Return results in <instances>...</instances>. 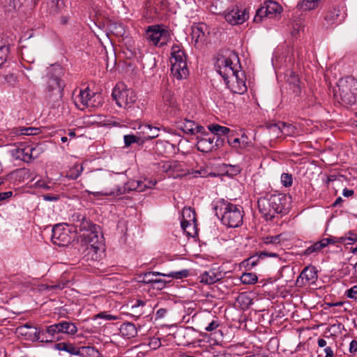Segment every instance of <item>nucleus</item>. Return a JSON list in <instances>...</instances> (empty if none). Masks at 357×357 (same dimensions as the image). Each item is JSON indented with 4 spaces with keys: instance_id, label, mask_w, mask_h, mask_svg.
Here are the masks:
<instances>
[{
    "instance_id": "4be33fe9",
    "label": "nucleus",
    "mask_w": 357,
    "mask_h": 357,
    "mask_svg": "<svg viewBox=\"0 0 357 357\" xmlns=\"http://www.w3.org/2000/svg\"><path fill=\"white\" fill-rule=\"evenodd\" d=\"M55 349L59 351H65L74 355H84V351H87L89 347H76L70 343L60 342L55 344Z\"/></svg>"
},
{
    "instance_id": "72a5a7b5",
    "label": "nucleus",
    "mask_w": 357,
    "mask_h": 357,
    "mask_svg": "<svg viewBox=\"0 0 357 357\" xmlns=\"http://www.w3.org/2000/svg\"><path fill=\"white\" fill-rule=\"evenodd\" d=\"M210 132L218 136L227 135L229 132L230 129L227 127L222 126L218 124H211L208 126Z\"/></svg>"
},
{
    "instance_id": "2f4dec72",
    "label": "nucleus",
    "mask_w": 357,
    "mask_h": 357,
    "mask_svg": "<svg viewBox=\"0 0 357 357\" xmlns=\"http://www.w3.org/2000/svg\"><path fill=\"white\" fill-rule=\"evenodd\" d=\"M200 282L211 284L219 280L218 275L213 271H206L200 275Z\"/></svg>"
},
{
    "instance_id": "338daca9",
    "label": "nucleus",
    "mask_w": 357,
    "mask_h": 357,
    "mask_svg": "<svg viewBox=\"0 0 357 357\" xmlns=\"http://www.w3.org/2000/svg\"><path fill=\"white\" fill-rule=\"evenodd\" d=\"M13 195L12 191H7L3 192H0V201L5 200L8 198L11 197Z\"/></svg>"
},
{
    "instance_id": "6ab92c4d",
    "label": "nucleus",
    "mask_w": 357,
    "mask_h": 357,
    "mask_svg": "<svg viewBox=\"0 0 357 357\" xmlns=\"http://www.w3.org/2000/svg\"><path fill=\"white\" fill-rule=\"evenodd\" d=\"M197 137V147L199 151L208 153L213 148L214 137L210 136L205 130L204 134Z\"/></svg>"
},
{
    "instance_id": "412c9836",
    "label": "nucleus",
    "mask_w": 357,
    "mask_h": 357,
    "mask_svg": "<svg viewBox=\"0 0 357 357\" xmlns=\"http://www.w3.org/2000/svg\"><path fill=\"white\" fill-rule=\"evenodd\" d=\"M162 93V104L164 109H167L169 107H174L175 105V99L174 93L169 87V84L166 82L162 84L161 88Z\"/></svg>"
},
{
    "instance_id": "ea45409f",
    "label": "nucleus",
    "mask_w": 357,
    "mask_h": 357,
    "mask_svg": "<svg viewBox=\"0 0 357 357\" xmlns=\"http://www.w3.org/2000/svg\"><path fill=\"white\" fill-rule=\"evenodd\" d=\"M241 282L244 284H255L258 278L255 273H244L240 278Z\"/></svg>"
},
{
    "instance_id": "13d9d810",
    "label": "nucleus",
    "mask_w": 357,
    "mask_h": 357,
    "mask_svg": "<svg viewBox=\"0 0 357 357\" xmlns=\"http://www.w3.org/2000/svg\"><path fill=\"white\" fill-rule=\"evenodd\" d=\"M37 128L29 127V128H22L19 130V134L22 135H35L36 132L33 131L37 130Z\"/></svg>"
},
{
    "instance_id": "f3484780",
    "label": "nucleus",
    "mask_w": 357,
    "mask_h": 357,
    "mask_svg": "<svg viewBox=\"0 0 357 357\" xmlns=\"http://www.w3.org/2000/svg\"><path fill=\"white\" fill-rule=\"evenodd\" d=\"M318 278L317 271L314 266H307L301 273L296 280V283L300 285H310L314 284Z\"/></svg>"
},
{
    "instance_id": "a19ab883",
    "label": "nucleus",
    "mask_w": 357,
    "mask_h": 357,
    "mask_svg": "<svg viewBox=\"0 0 357 357\" xmlns=\"http://www.w3.org/2000/svg\"><path fill=\"white\" fill-rule=\"evenodd\" d=\"M324 248H325L324 245L323 244L322 240H321L305 249L303 252V255L307 256L314 252H319Z\"/></svg>"
},
{
    "instance_id": "e433bc0d",
    "label": "nucleus",
    "mask_w": 357,
    "mask_h": 357,
    "mask_svg": "<svg viewBox=\"0 0 357 357\" xmlns=\"http://www.w3.org/2000/svg\"><path fill=\"white\" fill-rule=\"evenodd\" d=\"M204 25L201 24L194 26L192 29V38L195 40V42L203 41L205 39V33L203 31Z\"/></svg>"
},
{
    "instance_id": "864d4df0",
    "label": "nucleus",
    "mask_w": 357,
    "mask_h": 357,
    "mask_svg": "<svg viewBox=\"0 0 357 357\" xmlns=\"http://www.w3.org/2000/svg\"><path fill=\"white\" fill-rule=\"evenodd\" d=\"M156 183V180L153 179L144 178V181H141V186L143 188V191L153 188Z\"/></svg>"
},
{
    "instance_id": "c85d7f7f",
    "label": "nucleus",
    "mask_w": 357,
    "mask_h": 357,
    "mask_svg": "<svg viewBox=\"0 0 357 357\" xmlns=\"http://www.w3.org/2000/svg\"><path fill=\"white\" fill-rule=\"evenodd\" d=\"M160 129L157 127H152L150 125H146L143 128L144 137L142 140L144 142L149 139H154L159 135Z\"/></svg>"
},
{
    "instance_id": "58836bf2",
    "label": "nucleus",
    "mask_w": 357,
    "mask_h": 357,
    "mask_svg": "<svg viewBox=\"0 0 357 357\" xmlns=\"http://www.w3.org/2000/svg\"><path fill=\"white\" fill-rule=\"evenodd\" d=\"M116 319H118L117 316H115V315H113L111 314H108L106 312H100V313L97 314L96 315H95L93 318V320L94 321H97L98 324H102V321H98V320L112 321V320H116Z\"/></svg>"
},
{
    "instance_id": "3c124183",
    "label": "nucleus",
    "mask_w": 357,
    "mask_h": 357,
    "mask_svg": "<svg viewBox=\"0 0 357 357\" xmlns=\"http://www.w3.org/2000/svg\"><path fill=\"white\" fill-rule=\"evenodd\" d=\"M154 3L155 1L153 0H149L146 3V7L150 12V17H154L155 15L160 13V8L153 6Z\"/></svg>"
},
{
    "instance_id": "5fc2aeb1",
    "label": "nucleus",
    "mask_w": 357,
    "mask_h": 357,
    "mask_svg": "<svg viewBox=\"0 0 357 357\" xmlns=\"http://www.w3.org/2000/svg\"><path fill=\"white\" fill-rule=\"evenodd\" d=\"M357 355V340H353L351 341L349 347V356H354Z\"/></svg>"
},
{
    "instance_id": "774afa93",
    "label": "nucleus",
    "mask_w": 357,
    "mask_h": 357,
    "mask_svg": "<svg viewBox=\"0 0 357 357\" xmlns=\"http://www.w3.org/2000/svg\"><path fill=\"white\" fill-rule=\"evenodd\" d=\"M101 354L99 351L93 347H91V357H100Z\"/></svg>"
},
{
    "instance_id": "a878e982",
    "label": "nucleus",
    "mask_w": 357,
    "mask_h": 357,
    "mask_svg": "<svg viewBox=\"0 0 357 357\" xmlns=\"http://www.w3.org/2000/svg\"><path fill=\"white\" fill-rule=\"evenodd\" d=\"M36 151V148L31 146H26L23 149H18L16 150V158L28 162L33 158L37 157L36 155H34V152Z\"/></svg>"
},
{
    "instance_id": "393cba45",
    "label": "nucleus",
    "mask_w": 357,
    "mask_h": 357,
    "mask_svg": "<svg viewBox=\"0 0 357 357\" xmlns=\"http://www.w3.org/2000/svg\"><path fill=\"white\" fill-rule=\"evenodd\" d=\"M286 79L287 82L289 85L290 89L292 90L293 93H295L296 96H298L301 93V82L298 75L291 70H287L286 73Z\"/></svg>"
},
{
    "instance_id": "39448f33",
    "label": "nucleus",
    "mask_w": 357,
    "mask_h": 357,
    "mask_svg": "<svg viewBox=\"0 0 357 357\" xmlns=\"http://www.w3.org/2000/svg\"><path fill=\"white\" fill-rule=\"evenodd\" d=\"M171 73L177 79H185L189 75L186 55L182 48L177 45H173L171 51Z\"/></svg>"
},
{
    "instance_id": "aec40b11",
    "label": "nucleus",
    "mask_w": 357,
    "mask_h": 357,
    "mask_svg": "<svg viewBox=\"0 0 357 357\" xmlns=\"http://www.w3.org/2000/svg\"><path fill=\"white\" fill-rule=\"evenodd\" d=\"M178 127L186 134L197 135L204 134L205 132V128L203 126L197 125L195 121L188 119L180 122Z\"/></svg>"
},
{
    "instance_id": "4c0bfd02",
    "label": "nucleus",
    "mask_w": 357,
    "mask_h": 357,
    "mask_svg": "<svg viewBox=\"0 0 357 357\" xmlns=\"http://www.w3.org/2000/svg\"><path fill=\"white\" fill-rule=\"evenodd\" d=\"M282 240V234L275 236H267L262 237L261 243L263 245H276L280 244Z\"/></svg>"
},
{
    "instance_id": "20e7f679",
    "label": "nucleus",
    "mask_w": 357,
    "mask_h": 357,
    "mask_svg": "<svg viewBox=\"0 0 357 357\" xmlns=\"http://www.w3.org/2000/svg\"><path fill=\"white\" fill-rule=\"evenodd\" d=\"M161 169L168 176L174 178L186 175H192L193 178L206 177L208 174L207 171L204 168L190 172L185 162L178 161L165 162L161 165Z\"/></svg>"
},
{
    "instance_id": "e2e57ef3",
    "label": "nucleus",
    "mask_w": 357,
    "mask_h": 357,
    "mask_svg": "<svg viewBox=\"0 0 357 357\" xmlns=\"http://www.w3.org/2000/svg\"><path fill=\"white\" fill-rule=\"evenodd\" d=\"M281 128L282 126H280L278 124H272L269 126L270 132L275 133L277 136H278L279 134L281 133Z\"/></svg>"
},
{
    "instance_id": "052dcab7",
    "label": "nucleus",
    "mask_w": 357,
    "mask_h": 357,
    "mask_svg": "<svg viewBox=\"0 0 357 357\" xmlns=\"http://www.w3.org/2000/svg\"><path fill=\"white\" fill-rule=\"evenodd\" d=\"M48 88L49 90H59L60 88L59 80L56 79L50 80Z\"/></svg>"
},
{
    "instance_id": "603ef678",
    "label": "nucleus",
    "mask_w": 357,
    "mask_h": 357,
    "mask_svg": "<svg viewBox=\"0 0 357 357\" xmlns=\"http://www.w3.org/2000/svg\"><path fill=\"white\" fill-rule=\"evenodd\" d=\"M281 183L285 187H290L293 183L292 176L288 173H283L281 175Z\"/></svg>"
},
{
    "instance_id": "79ce46f5",
    "label": "nucleus",
    "mask_w": 357,
    "mask_h": 357,
    "mask_svg": "<svg viewBox=\"0 0 357 357\" xmlns=\"http://www.w3.org/2000/svg\"><path fill=\"white\" fill-rule=\"evenodd\" d=\"M281 133L288 136L298 135V132L294 126L284 123H282Z\"/></svg>"
},
{
    "instance_id": "f704fd0d",
    "label": "nucleus",
    "mask_w": 357,
    "mask_h": 357,
    "mask_svg": "<svg viewBox=\"0 0 357 357\" xmlns=\"http://www.w3.org/2000/svg\"><path fill=\"white\" fill-rule=\"evenodd\" d=\"M163 273L159 272H148L142 276V282L146 284H154L158 281L159 276Z\"/></svg>"
},
{
    "instance_id": "9b49d317",
    "label": "nucleus",
    "mask_w": 357,
    "mask_h": 357,
    "mask_svg": "<svg viewBox=\"0 0 357 357\" xmlns=\"http://www.w3.org/2000/svg\"><path fill=\"white\" fill-rule=\"evenodd\" d=\"M75 238L68 225H56L52 229V241L59 246H67Z\"/></svg>"
},
{
    "instance_id": "bf43d9fd",
    "label": "nucleus",
    "mask_w": 357,
    "mask_h": 357,
    "mask_svg": "<svg viewBox=\"0 0 357 357\" xmlns=\"http://www.w3.org/2000/svg\"><path fill=\"white\" fill-rule=\"evenodd\" d=\"M149 345L151 349H156L160 347L161 342L159 338L153 337L150 340Z\"/></svg>"
},
{
    "instance_id": "f257e3e1",
    "label": "nucleus",
    "mask_w": 357,
    "mask_h": 357,
    "mask_svg": "<svg viewBox=\"0 0 357 357\" xmlns=\"http://www.w3.org/2000/svg\"><path fill=\"white\" fill-rule=\"evenodd\" d=\"M213 208L223 225L229 227H238L242 225L244 213L242 206L222 199L216 202Z\"/></svg>"
},
{
    "instance_id": "c9c22d12",
    "label": "nucleus",
    "mask_w": 357,
    "mask_h": 357,
    "mask_svg": "<svg viewBox=\"0 0 357 357\" xmlns=\"http://www.w3.org/2000/svg\"><path fill=\"white\" fill-rule=\"evenodd\" d=\"M317 344L319 347L324 348L325 357H333L334 351L332 347L333 343H331L330 345H328V342L326 340L323 338H319L317 340Z\"/></svg>"
},
{
    "instance_id": "4d7b16f0",
    "label": "nucleus",
    "mask_w": 357,
    "mask_h": 357,
    "mask_svg": "<svg viewBox=\"0 0 357 357\" xmlns=\"http://www.w3.org/2000/svg\"><path fill=\"white\" fill-rule=\"evenodd\" d=\"M35 328H36L33 327L31 325H30L29 324H25L23 326L17 327V332L21 335L27 336L28 333H24V331H26V329H34L35 330Z\"/></svg>"
},
{
    "instance_id": "5701e85b",
    "label": "nucleus",
    "mask_w": 357,
    "mask_h": 357,
    "mask_svg": "<svg viewBox=\"0 0 357 357\" xmlns=\"http://www.w3.org/2000/svg\"><path fill=\"white\" fill-rule=\"evenodd\" d=\"M48 13L52 15H58L64 9L63 0H46L43 4Z\"/></svg>"
},
{
    "instance_id": "680f3d73",
    "label": "nucleus",
    "mask_w": 357,
    "mask_h": 357,
    "mask_svg": "<svg viewBox=\"0 0 357 357\" xmlns=\"http://www.w3.org/2000/svg\"><path fill=\"white\" fill-rule=\"evenodd\" d=\"M219 322L217 320H213L205 328L206 331L211 332L216 329L219 326Z\"/></svg>"
},
{
    "instance_id": "423d86ee",
    "label": "nucleus",
    "mask_w": 357,
    "mask_h": 357,
    "mask_svg": "<svg viewBox=\"0 0 357 357\" xmlns=\"http://www.w3.org/2000/svg\"><path fill=\"white\" fill-rule=\"evenodd\" d=\"M217 72L224 80L229 79V76L241 69L239 58L236 53L227 52L225 54L218 56L215 62Z\"/></svg>"
},
{
    "instance_id": "9d476101",
    "label": "nucleus",
    "mask_w": 357,
    "mask_h": 357,
    "mask_svg": "<svg viewBox=\"0 0 357 357\" xmlns=\"http://www.w3.org/2000/svg\"><path fill=\"white\" fill-rule=\"evenodd\" d=\"M132 190L143 192V188L141 186V181L130 180L125 183L122 187H117L115 189H105L101 192H91V194H93L95 196L98 195L105 196H118L128 193Z\"/></svg>"
},
{
    "instance_id": "6e6552de",
    "label": "nucleus",
    "mask_w": 357,
    "mask_h": 357,
    "mask_svg": "<svg viewBox=\"0 0 357 357\" xmlns=\"http://www.w3.org/2000/svg\"><path fill=\"white\" fill-rule=\"evenodd\" d=\"M114 100L120 107L129 108L136 101L137 96L132 89H129L123 82L116 84L112 93Z\"/></svg>"
},
{
    "instance_id": "c03bdc74",
    "label": "nucleus",
    "mask_w": 357,
    "mask_h": 357,
    "mask_svg": "<svg viewBox=\"0 0 357 357\" xmlns=\"http://www.w3.org/2000/svg\"><path fill=\"white\" fill-rule=\"evenodd\" d=\"M189 275V270L183 269L178 271H171L168 273L162 274V276L175 279H182Z\"/></svg>"
},
{
    "instance_id": "dca6fc26",
    "label": "nucleus",
    "mask_w": 357,
    "mask_h": 357,
    "mask_svg": "<svg viewBox=\"0 0 357 357\" xmlns=\"http://www.w3.org/2000/svg\"><path fill=\"white\" fill-rule=\"evenodd\" d=\"M225 17L232 25L241 24L248 18V13L246 9L234 7L226 13Z\"/></svg>"
},
{
    "instance_id": "0e129e2a",
    "label": "nucleus",
    "mask_w": 357,
    "mask_h": 357,
    "mask_svg": "<svg viewBox=\"0 0 357 357\" xmlns=\"http://www.w3.org/2000/svg\"><path fill=\"white\" fill-rule=\"evenodd\" d=\"M259 259H264L266 257H278V255L275 252H261L258 255Z\"/></svg>"
},
{
    "instance_id": "f03ea898",
    "label": "nucleus",
    "mask_w": 357,
    "mask_h": 357,
    "mask_svg": "<svg viewBox=\"0 0 357 357\" xmlns=\"http://www.w3.org/2000/svg\"><path fill=\"white\" fill-rule=\"evenodd\" d=\"M259 212L267 220H271L277 214L285 209L287 197L283 194H266L258 199Z\"/></svg>"
},
{
    "instance_id": "c756f323",
    "label": "nucleus",
    "mask_w": 357,
    "mask_h": 357,
    "mask_svg": "<svg viewBox=\"0 0 357 357\" xmlns=\"http://www.w3.org/2000/svg\"><path fill=\"white\" fill-rule=\"evenodd\" d=\"M321 0H301L298 4L299 9L308 11L319 7Z\"/></svg>"
},
{
    "instance_id": "1a4fd4ad",
    "label": "nucleus",
    "mask_w": 357,
    "mask_h": 357,
    "mask_svg": "<svg viewBox=\"0 0 357 357\" xmlns=\"http://www.w3.org/2000/svg\"><path fill=\"white\" fill-rule=\"evenodd\" d=\"M145 38L149 43L154 45L163 46L170 39V34L162 25H152L148 26Z\"/></svg>"
},
{
    "instance_id": "f8f14e48",
    "label": "nucleus",
    "mask_w": 357,
    "mask_h": 357,
    "mask_svg": "<svg viewBox=\"0 0 357 357\" xmlns=\"http://www.w3.org/2000/svg\"><path fill=\"white\" fill-rule=\"evenodd\" d=\"M76 223V233L78 235L77 241L84 249L88 250L89 246V220L82 214L77 213Z\"/></svg>"
},
{
    "instance_id": "6e6d98bb",
    "label": "nucleus",
    "mask_w": 357,
    "mask_h": 357,
    "mask_svg": "<svg viewBox=\"0 0 357 357\" xmlns=\"http://www.w3.org/2000/svg\"><path fill=\"white\" fill-rule=\"evenodd\" d=\"M346 296L351 299L357 298V284L351 287L346 291Z\"/></svg>"
},
{
    "instance_id": "2eb2a0df",
    "label": "nucleus",
    "mask_w": 357,
    "mask_h": 357,
    "mask_svg": "<svg viewBox=\"0 0 357 357\" xmlns=\"http://www.w3.org/2000/svg\"><path fill=\"white\" fill-rule=\"evenodd\" d=\"M282 10L281 6L274 1H267L264 6L259 8L254 17V22L259 23L262 21L263 17H273L276 14L280 13Z\"/></svg>"
},
{
    "instance_id": "bb28decb",
    "label": "nucleus",
    "mask_w": 357,
    "mask_h": 357,
    "mask_svg": "<svg viewBox=\"0 0 357 357\" xmlns=\"http://www.w3.org/2000/svg\"><path fill=\"white\" fill-rule=\"evenodd\" d=\"M340 10L338 8L333 7L330 8L324 15V25L326 26H331L338 21Z\"/></svg>"
},
{
    "instance_id": "0eeeda50",
    "label": "nucleus",
    "mask_w": 357,
    "mask_h": 357,
    "mask_svg": "<svg viewBox=\"0 0 357 357\" xmlns=\"http://www.w3.org/2000/svg\"><path fill=\"white\" fill-rule=\"evenodd\" d=\"M105 244L100 226L91 224V258L98 263L105 257Z\"/></svg>"
},
{
    "instance_id": "a18cd8bd",
    "label": "nucleus",
    "mask_w": 357,
    "mask_h": 357,
    "mask_svg": "<svg viewBox=\"0 0 357 357\" xmlns=\"http://www.w3.org/2000/svg\"><path fill=\"white\" fill-rule=\"evenodd\" d=\"M104 98L100 92H96L91 96V107H98L102 105Z\"/></svg>"
},
{
    "instance_id": "de8ad7c7",
    "label": "nucleus",
    "mask_w": 357,
    "mask_h": 357,
    "mask_svg": "<svg viewBox=\"0 0 357 357\" xmlns=\"http://www.w3.org/2000/svg\"><path fill=\"white\" fill-rule=\"evenodd\" d=\"M146 305V302L142 300H137L136 303L132 305L131 307V311L133 313L137 314V317L141 316L144 312L142 310V307Z\"/></svg>"
},
{
    "instance_id": "49530a36",
    "label": "nucleus",
    "mask_w": 357,
    "mask_h": 357,
    "mask_svg": "<svg viewBox=\"0 0 357 357\" xmlns=\"http://www.w3.org/2000/svg\"><path fill=\"white\" fill-rule=\"evenodd\" d=\"M344 238V243L347 245H351L357 242V234L354 231L351 230L346 233L345 236H342Z\"/></svg>"
},
{
    "instance_id": "4468645a",
    "label": "nucleus",
    "mask_w": 357,
    "mask_h": 357,
    "mask_svg": "<svg viewBox=\"0 0 357 357\" xmlns=\"http://www.w3.org/2000/svg\"><path fill=\"white\" fill-rule=\"evenodd\" d=\"M60 335L61 333L58 323L47 326L45 330L35 328L33 333L34 338L41 342H53L59 340Z\"/></svg>"
},
{
    "instance_id": "09e8293b",
    "label": "nucleus",
    "mask_w": 357,
    "mask_h": 357,
    "mask_svg": "<svg viewBox=\"0 0 357 357\" xmlns=\"http://www.w3.org/2000/svg\"><path fill=\"white\" fill-rule=\"evenodd\" d=\"M321 240L323 241L324 247H326L329 244L344 243V238H342V237L331 236L328 238H323Z\"/></svg>"
},
{
    "instance_id": "37998d69",
    "label": "nucleus",
    "mask_w": 357,
    "mask_h": 357,
    "mask_svg": "<svg viewBox=\"0 0 357 357\" xmlns=\"http://www.w3.org/2000/svg\"><path fill=\"white\" fill-rule=\"evenodd\" d=\"M125 146L128 147L134 143L142 144L144 142L142 138L140 136L134 135H126L123 137Z\"/></svg>"
},
{
    "instance_id": "7c9ffc66",
    "label": "nucleus",
    "mask_w": 357,
    "mask_h": 357,
    "mask_svg": "<svg viewBox=\"0 0 357 357\" xmlns=\"http://www.w3.org/2000/svg\"><path fill=\"white\" fill-rule=\"evenodd\" d=\"M58 325L61 334H74L77 332V327L73 323L63 321L59 322Z\"/></svg>"
},
{
    "instance_id": "cd10ccee",
    "label": "nucleus",
    "mask_w": 357,
    "mask_h": 357,
    "mask_svg": "<svg viewBox=\"0 0 357 357\" xmlns=\"http://www.w3.org/2000/svg\"><path fill=\"white\" fill-rule=\"evenodd\" d=\"M120 333L123 337L130 339L134 337L137 335V331L135 324L130 322H126L123 323L121 326Z\"/></svg>"
},
{
    "instance_id": "8fccbe9b",
    "label": "nucleus",
    "mask_w": 357,
    "mask_h": 357,
    "mask_svg": "<svg viewBox=\"0 0 357 357\" xmlns=\"http://www.w3.org/2000/svg\"><path fill=\"white\" fill-rule=\"evenodd\" d=\"M259 257L257 256H252L247 259L246 260L243 261V264L245 267L251 268L256 266L259 262Z\"/></svg>"
},
{
    "instance_id": "b1692460",
    "label": "nucleus",
    "mask_w": 357,
    "mask_h": 357,
    "mask_svg": "<svg viewBox=\"0 0 357 357\" xmlns=\"http://www.w3.org/2000/svg\"><path fill=\"white\" fill-rule=\"evenodd\" d=\"M89 86H87L84 90H81L79 94L75 98V104L80 110H84L89 107Z\"/></svg>"
},
{
    "instance_id": "7ed1b4c3",
    "label": "nucleus",
    "mask_w": 357,
    "mask_h": 357,
    "mask_svg": "<svg viewBox=\"0 0 357 357\" xmlns=\"http://www.w3.org/2000/svg\"><path fill=\"white\" fill-rule=\"evenodd\" d=\"M335 96L344 105H353L357 99V80L352 76L341 78L337 82Z\"/></svg>"
},
{
    "instance_id": "ddd939ff",
    "label": "nucleus",
    "mask_w": 357,
    "mask_h": 357,
    "mask_svg": "<svg viewBox=\"0 0 357 357\" xmlns=\"http://www.w3.org/2000/svg\"><path fill=\"white\" fill-rule=\"evenodd\" d=\"M225 82L231 91L234 93L243 94L247 91L245 73L240 69L229 76V79L225 80Z\"/></svg>"
},
{
    "instance_id": "69168bd1",
    "label": "nucleus",
    "mask_w": 357,
    "mask_h": 357,
    "mask_svg": "<svg viewBox=\"0 0 357 357\" xmlns=\"http://www.w3.org/2000/svg\"><path fill=\"white\" fill-rule=\"evenodd\" d=\"M231 170L227 169V173L231 175H236L241 172V169L238 166H230Z\"/></svg>"
},
{
    "instance_id": "473e14b6",
    "label": "nucleus",
    "mask_w": 357,
    "mask_h": 357,
    "mask_svg": "<svg viewBox=\"0 0 357 357\" xmlns=\"http://www.w3.org/2000/svg\"><path fill=\"white\" fill-rule=\"evenodd\" d=\"M9 52V45L5 44L2 40H0V68L7 61Z\"/></svg>"
},
{
    "instance_id": "a211bd4d",
    "label": "nucleus",
    "mask_w": 357,
    "mask_h": 357,
    "mask_svg": "<svg viewBox=\"0 0 357 357\" xmlns=\"http://www.w3.org/2000/svg\"><path fill=\"white\" fill-rule=\"evenodd\" d=\"M196 214L193 209L191 208H184L182 212V220L181 222V225L184 231L188 234H190L188 230V227H195L196 222Z\"/></svg>"
}]
</instances>
